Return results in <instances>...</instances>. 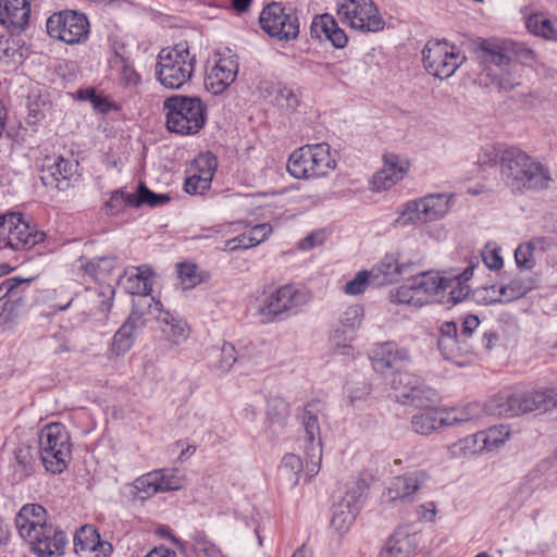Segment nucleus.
Wrapping results in <instances>:
<instances>
[{"mask_svg":"<svg viewBox=\"0 0 557 557\" xmlns=\"http://www.w3.org/2000/svg\"><path fill=\"white\" fill-rule=\"evenodd\" d=\"M502 180L512 193L543 190L552 181L549 170L517 147L502 153Z\"/></svg>","mask_w":557,"mask_h":557,"instance_id":"f257e3e1","label":"nucleus"},{"mask_svg":"<svg viewBox=\"0 0 557 557\" xmlns=\"http://www.w3.org/2000/svg\"><path fill=\"white\" fill-rule=\"evenodd\" d=\"M196 55L186 42H181L159 52L156 75L169 89H178L188 83L195 72Z\"/></svg>","mask_w":557,"mask_h":557,"instance_id":"f03ea898","label":"nucleus"},{"mask_svg":"<svg viewBox=\"0 0 557 557\" xmlns=\"http://www.w3.org/2000/svg\"><path fill=\"white\" fill-rule=\"evenodd\" d=\"M163 107L171 133L194 135L206 124V106L198 97L172 96L164 100Z\"/></svg>","mask_w":557,"mask_h":557,"instance_id":"7ed1b4c3","label":"nucleus"},{"mask_svg":"<svg viewBox=\"0 0 557 557\" xmlns=\"http://www.w3.org/2000/svg\"><path fill=\"white\" fill-rule=\"evenodd\" d=\"M480 51L488 76L499 89L511 90L520 84L518 66L512 63L507 40H485L480 45Z\"/></svg>","mask_w":557,"mask_h":557,"instance_id":"20e7f679","label":"nucleus"},{"mask_svg":"<svg viewBox=\"0 0 557 557\" xmlns=\"http://www.w3.org/2000/svg\"><path fill=\"white\" fill-rule=\"evenodd\" d=\"M336 166L327 144L306 145L296 149L288 158L287 171L295 178L326 176Z\"/></svg>","mask_w":557,"mask_h":557,"instance_id":"39448f33","label":"nucleus"},{"mask_svg":"<svg viewBox=\"0 0 557 557\" xmlns=\"http://www.w3.org/2000/svg\"><path fill=\"white\" fill-rule=\"evenodd\" d=\"M443 277L435 272H419L407 284L391 290L389 299L396 305L421 308L441 296Z\"/></svg>","mask_w":557,"mask_h":557,"instance_id":"423d86ee","label":"nucleus"},{"mask_svg":"<svg viewBox=\"0 0 557 557\" xmlns=\"http://www.w3.org/2000/svg\"><path fill=\"white\" fill-rule=\"evenodd\" d=\"M39 448L48 472L60 474L66 469L72 450L70 435L62 424L51 423L40 431Z\"/></svg>","mask_w":557,"mask_h":557,"instance_id":"0eeeda50","label":"nucleus"},{"mask_svg":"<svg viewBox=\"0 0 557 557\" xmlns=\"http://www.w3.org/2000/svg\"><path fill=\"white\" fill-rule=\"evenodd\" d=\"M480 320L476 315H468L462 323L461 333L458 334L457 325L454 322H444L440 327L437 341L442 356L451 362L462 364V357L473 351V345L469 343L472 333L479 327Z\"/></svg>","mask_w":557,"mask_h":557,"instance_id":"6e6552de","label":"nucleus"},{"mask_svg":"<svg viewBox=\"0 0 557 557\" xmlns=\"http://www.w3.org/2000/svg\"><path fill=\"white\" fill-rule=\"evenodd\" d=\"M311 298V293L305 287L284 285L263 300L258 312L263 323L278 322L307 305Z\"/></svg>","mask_w":557,"mask_h":557,"instance_id":"1a4fd4ad","label":"nucleus"},{"mask_svg":"<svg viewBox=\"0 0 557 557\" xmlns=\"http://www.w3.org/2000/svg\"><path fill=\"white\" fill-rule=\"evenodd\" d=\"M336 13L343 24L360 33H377L385 27L373 0H337Z\"/></svg>","mask_w":557,"mask_h":557,"instance_id":"9d476101","label":"nucleus"},{"mask_svg":"<svg viewBox=\"0 0 557 557\" xmlns=\"http://www.w3.org/2000/svg\"><path fill=\"white\" fill-rule=\"evenodd\" d=\"M552 397L554 395H552L550 388L521 395L498 396L490 400L486 408L491 414L507 418L541 409L554 411Z\"/></svg>","mask_w":557,"mask_h":557,"instance_id":"9b49d317","label":"nucleus"},{"mask_svg":"<svg viewBox=\"0 0 557 557\" xmlns=\"http://www.w3.org/2000/svg\"><path fill=\"white\" fill-rule=\"evenodd\" d=\"M50 37L67 45L85 41L89 34L87 16L75 10H63L53 13L46 23Z\"/></svg>","mask_w":557,"mask_h":557,"instance_id":"f8f14e48","label":"nucleus"},{"mask_svg":"<svg viewBox=\"0 0 557 557\" xmlns=\"http://www.w3.org/2000/svg\"><path fill=\"white\" fill-rule=\"evenodd\" d=\"M389 385L397 401L404 405L428 407L438 399L435 389L424 385L419 376L409 372L393 373Z\"/></svg>","mask_w":557,"mask_h":557,"instance_id":"ddd939ff","label":"nucleus"},{"mask_svg":"<svg viewBox=\"0 0 557 557\" xmlns=\"http://www.w3.org/2000/svg\"><path fill=\"white\" fill-rule=\"evenodd\" d=\"M261 28L271 37L278 40H294L299 34L298 17L292 9H286L280 2L268 4L260 13Z\"/></svg>","mask_w":557,"mask_h":557,"instance_id":"4468645a","label":"nucleus"},{"mask_svg":"<svg viewBox=\"0 0 557 557\" xmlns=\"http://www.w3.org/2000/svg\"><path fill=\"white\" fill-rule=\"evenodd\" d=\"M425 70L441 79L450 77L465 61L446 40H430L423 48Z\"/></svg>","mask_w":557,"mask_h":557,"instance_id":"2eb2a0df","label":"nucleus"},{"mask_svg":"<svg viewBox=\"0 0 557 557\" xmlns=\"http://www.w3.org/2000/svg\"><path fill=\"white\" fill-rule=\"evenodd\" d=\"M447 194H431L406 203L401 219L407 223H426L443 218L449 211Z\"/></svg>","mask_w":557,"mask_h":557,"instance_id":"dca6fc26","label":"nucleus"},{"mask_svg":"<svg viewBox=\"0 0 557 557\" xmlns=\"http://www.w3.org/2000/svg\"><path fill=\"white\" fill-rule=\"evenodd\" d=\"M145 302L146 300L135 299L128 318L115 332L112 339V351L116 356L125 355L133 347L136 331L145 327L149 322V318L144 312L147 307Z\"/></svg>","mask_w":557,"mask_h":557,"instance_id":"f3484780","label":"nucleus"},{"mask_svg":"<svg viewBox=\"0 0 557 557\" xmlns=\"http://www.w3.org/2000/svg\"><path fill=\"white\" fill-rule=\"evenodd\" d=\"M146 300L145 313L150 320H156L161 325V331L168 341L173 344H180L188 337L189 329L185 321L175 317L169 311L163 310L162 304L153 298H143Z\"/></svg>","mask_w":557,"mask_h":557,"instance_id":"a211bd4d","label":"nucleus"},{"mask_svg":"<svg viewBox=\"0 0 557 557\" xmlns=\"http://www.w3.org/2000/svg\"><path fill=\"white\" fill-rule=\"evenodd\" d=\"M78 162L61 156L47 157L41 165L40 180L46 187L65 190L77 172Z\"/></svg>","mask_w":557,"mask_h":557,"instance_id":"6ab92c4d","label":"nucleus"},{"mask_svg":"<svg viewBox=\"0 0 557 557\" xmlns=\"http://www.w3.org/2000/svg\"><path fill=\"white\" fill-rule=\"evenodd\" d=\"M363 317V308L359 305L349 306L339 315V324L330 334L332 346L339 349L343 355L349 354L352 347L349 343L355 338L356 331L360 327Z\"/></svg>","mask_w":557,"mask_h":557,"instance_id":"aec40b11","label":"nucleus"},{"mask_svg":"<svg viewBox=\"0 0 557 557\" xmlns=\"http://www.w3.org/2000/svg\"><path fill=\"white\" fill-rule=\"evenodd\" d=\"M360 493L356 490L348 491L334 504L332 508L331 527L345 533L352 525L361 508Z\"/></svg>","mask_w":557,"mask_h":557,"instance_id":"412c9836","label":"nucleus"},{"mask_svg":"<svg viewBox=\"0 0 557 557\" xmlns=\"http://www.w3.org/2000/svg\"><path fill=\"white\" fill-rule=\"evenodd\" d=\"M238 62L235 57L220 58L207 73L205 85L213 95H221L235 81Z\"/></svg>","mask_w":557,"mask_h":557,"instance_id":"4be33fe9","label":"nucleus"},{"mask_svg":"<svg viewBox=\"0 0 557 557\" xmlns=\"http://www.w3.org/2000/svg\"><path fill=\"white\" fill-rule=\"evenodd\" d=\"M429 479V474L423 470L395 476L386 488L384 496L388 502L412 500L413 494L419 491Z\"/></svg>","mask_w":557,"mask_h":557,"instance_id":"5701e85b","label":"nucleus"},{"mask_svg":"<svg viewBox=\"0 0 557 557\" xmlns=\"http://www.w3.org/2000/svg\"><path fill=\"white\" fill-rule=\"evenodd\" d=\"M39 533L29 545L33 552L39 557H52L62 554L66 544L65 533L52 523L38 529Z\"/></svg>","mask_w":557,"mask_h":557,"instance_id":"b1692460","label":"nucleus"},{"mask_svg":"<svg viewBox=\"0 0 557 557\" xmlns=\"http://www.w3.org/2000/svg\"><path fill=\"white\" fill-rule=\"evenodd\" d=\"M47 511L39 504L24 505L15 516V527L20 536L28 543L38 535L41 527L46 525Z\"/></svg>","mask_w":557,"mask_h":557,"instance_id":"393cba45","label":"nucleus"},{"mask_svg":"<svg viewBox=\"0 0 557 557\" xmlns=\"http://www.w3.org/2000/svg\"><path fill=\"white\" fill-rule=\"evenodd\" d=\"M29 0H0V24L10 32L23 30L29 20Z\"/></svg>","mask_w":557,"mask_h":557,"instance_id":"a878e982","label":"nucleus"},{"mask_svg":"<svg viewBox=\"0 0 557 557\" xmlns=\"http://www.w3.org/2000/svg\"><path fill=\"white\" fill-rule=\"evenodd\" d=\"M409 360L406 349H400L395 343L377 344L371 352V362L375 372L384 374L389 369H398L403 362Z\"/></svg>","mask_w":557,"mask_h":557,"instance_id":"bb28decb","label":"nucleus"},{"mask_svg":"<svg viewBox=\"0 0 557 557\" xmlns=\"http://www.w3.org/2000/svg\"><path fill=\"white\" fill-rule=\"evenodd\" d=\"M510 432L508 426L500 424L495 425L486 431L478 432L474 435L465 438L461 443L470 453L491 451L498 448L509 438Z\"/></svg>","mask_w":557,"mask_h":557,"instance_id":"cd10ccee","label":"nucleus"},{"mask_svg":"<svg viewBox=\"0 0 557 557\" xmlns=\"http://www.w3.org/2000/svg\"><path fill=\"white\" fill-rule=\"evenodd\" d=\"M289 418V404L280 396L268 399L265 413V431L271 436H280L287 426Z\"/></svg>","mask_w":557,"mask_h":557,"instance_id":"c85d7f7f","label":"nucleus"},{"mask_svg":"<svg viewBox=\"0 0 557 557\" xmlns=\"http://www.w3.org/2000/svg\"><path fill=\"white\" fill-rule=\"evenodd\" d=\"M475 265L469 264L462 273L451 277H443V290L441 296L448 294V302L456 305L465 300L471 293L468 281L472 277Z\"/></svg>","mask_w":557,"mask_h":557,"instance_id":"c756f323","label":"nucleus"},{"mask_svg":"<svg viewBox=\"0 0 557 557\" xmlns=\"http://www.w3.org/2000/svg\"><path fill=\"white\" fill-rule=\"evenodd\" d=\"M114 289L111 285L100 286L99 288H88L81 300L85 304V313L92 315L97 312L107 313L112 307Z\"/></svg>","mask_w":557,"mask_h":557,"instance_id":"7c9ffc66","label":"nucleus"},{"mask_svg":"<svg viewBox=\"0 0 557 557\" xmlns=\"http://www.w3.org/2000/svg\"><path fill=\"white\" fill-rule=\"evenodd\" d=\"M325 404L320 399H312L305 405L302 424L306 433V446L321 443L319 416L323 414Z\"/></svg>","mask_w":557,"mask_h":557,"instance_id":"2f4dec72","label":"nucleus"},{"mask_svg":"<svg viewBox=\"0 0 557 557\" xmlns=\"http://www.w3.org/2000/svg\"><path fill=\"white\" fill-rule=\"evenodd\" d=\"M405 171L396 156L385 157L383 168L372 178L373 189L380 191L391 188L404 177Z\"/></svg>","mask_w":557,"mask_h":557,"instance_id":"473e14b6","label":"nucleus"},{"mask_svg":"<svg viewBox=\"0 0 557 557\" xmlns=\"http://www.w3.org/2000/svg\"><path fill=\"white\" fill-rule=\"evenodd\" d=\"M446 423L445 409L431 408L411 418L412 430L421 435H429L442 426H447Z\"/></svg>","mask_w":557,"mask_h":557,"instance_id":"72a5a7b5","label":"nucleus"},{"mask_svg":"<svg viewBox=\"0 0 557 557\" xmlns=\"http://www.w3.org/2000/svg\"><path fill=\"white\" fill-rule=\"evenodd\" d=\"M16 230L17 237H14V250L30 249L37 244L42 243L46 237L44 232L38 231L35 225L25 221L20 212H16Z\"/></svg>","mask_w":557,"mask_h":557,"instance_id":"f704fd0d","label":"nucleus"},{"mask_svg":"<svg viewBox=\"0 0 557 557\" xmlns=\"http://www.w3.org/2000/svg\"><path fill=\"white\" fill-rule=\"evenodd\" d=\"M371 283L374 285L393 284L399 281L397 255L387 253L370 271Z\"/></svg>","mask_w":557,"mask_h":557,"instance_id":"c9c22d12","label":"nucleus"},{"mask_svg":"<svg viewBox=\"0 0 557 557\" xmlns=\"http://www.w3.org/2000/svg\"><path fill=\"white\" fill-rule=\"evenodd\" d=\"M413 552L412 536L397 531L386 541L377 557H411Z\"/></svg>","mask_w":557,"mask_h":557,"instance_id":"e433bc0d","label":"nucleus"},{"mask_svg":"<svg viewBox=\"0 0 557 557\" xmlns=\"http://www.w3.org/2000/svg\"><path fill=\"white\" fill-rule=\"evenodd\" d=\"M525 26L536 36L557 41V16L549 17L544 13L531 14L525 21Z\"/></svg>","mask_w":557,"mask_h":557,"instance_id":"4c0bfd02","label":"nucleus"},{"mask_svg":"<svg viewBox=\"0 0 557 557\" xmlns=\"http://www.w3.org/2000/svg\"><path fill=\"white\" fill-rule=\"evenodd\" d=\"M265 90L272 97V102L282 110L293 112L299 106V97L293 88L273 84Z\"/></svg>","mask_w":557,"mask_h":557,"instance_id":"58836bf2","label":"nucleus"},{"mask_svg":"<svg viewBox=\"0 0 557 557\" xmlns=\"http://www.w3.org/2000/svg\"><path fill=\"white\" fill-rule=\"evenodd\" d=\"M484 408L479 403H471L460 410H445V419L447 420L446 425L453 426L476 421L481 419L484 416Z\"/></svg>","mask_w":557,"mask_h":557,"instance_id":"ea45409f","label":"nucleus"},{"mask_svg":"<svg viewBox=\"0 0 557 557\" xmlns=\"http://www.w3.org/2000/svg\"><path fill=\"white\" fill-rule=\"evenodd\" d=\"M14 479L24 481L35 472V457L30 447L22 446L15 450Z\"/></svg>","mask_w":557,"mask_h":557,"instance_id":"a19ab883","label":"nucleus"},{"mask_svg":"<svg viewBox=\"0 0 557 557\" xmlns=\"http://www.w3.org/2000/svg\"><path fill=\"white\" fill-rule=\"evenodd\" d=\"M16 212H8L0 215V249L14 250L13 243L16 234Z\"/></svg>","mask_w":557,"mask_h":557,"instance_id":"79ce46f5","label":"nucleus"},{"mask_svg":"<svg viewBox=\"0 0 557 557\" xmlns=\"http://www.w3.org/2000/svg\"><path fill=\"white\" fill-rule=\"evenodd\" d=\"M116 267L115 257H101L88 261L84 265L85 272L97 281L106 278Z\"/></svg>","mask_w":557,"mask_h":557,"instance_id":"37998d69","label":"nucleus"},{"mask_svg":"<svg viewBox=\"0 0 557 557\" xmlns=\"http://www.w3.org/2000/svg\"><path fill=\"white\" fill-rule=\"evenodd\" d=\"M100 544V535L91 525L82 527L74 537L75 550L97 552Z\"/></svg>","mask_w":557,"mask_h":557,"instance_id":"c03bdc74","label":"nucleus"},{"mask_svg":"<svg viewBox=\"0 0 557 557\" xmlns=\"http://www.w3.org/2000/svg\"><path fill=\"white\" fill-rule=\"evenodd\" d=\"M168 194H156L151 191L144 183H139L137 191L134 193L135 208L147 205L149 207H160L170 201Z\"/></svg>","mask_w":557,"mask_h":557,"instance_id":"a18cd8bd","label":"nucleus"},{"mask_svg":"<svg viewBox=\"0 0 557 557\" xmlns=\"http://www.w3.org/2000/svg\"><path fill=\"white\" fill-rule=\"evenodd\" d=\"M302 470L304 463L299 456L295 454H286L283 457L280 467V472L289 481L290 487H294L298 484L299 476Z\"/></svg>","mask_w":557,"mask_h":557,"instance_id":"49530a36","label":"nucleus"},{"mask_svg":"<svg viewBox=\"0 0 557 557\" xmlns=\"http://www.w3.org/2000/svg\"><path fill=\"white\" fill-rule=\"evenodd\" d=\"M127 207H135L134 193H125L121 189L113 191L104 203L108 215H119Z\"/></svg>","mask_w":557,"mask_h":557,"instance_id":"de8ad7c7","label":"nucleus"},{"mask_svg":"<svg viewBox=\"0 0 557 557\" xmlns=\"http://www.w3.org/2000/svg\"><path fill=\"white\" fill-rule=\"evenodd\" d=\"M545 238H534L525 244H521L518 246V248L515 251V260L520 269L530 270L534 262L532 259L533 250L536 247H544Z\"/></svg>","mask_w":557,"mask_h":557,"instance_id":"09e8293b","label":"nucleus"},{"mask_svg":"<svg viewBox=\"0 0 557 557\" xmlns=\"http://www.w3.org/2000/svg\"><path fill=\"white\" fill-rule=\"evenodd\" d=\"M133 486L136 490L135 496L140 499H146L157 493H160L158 473L152 471L141 475L135 480Z\"/></svg>","mask_w":557,"mask_h":557,"instance_id":"8fccbe9b","label":"nucleus"},{"mask_svg":"<svg viewBox=\"0 0 557 557\" xmlns=\"http://www.w3.org/2000/svg\"><path fill=\"white\" fill-rule=\"evenodd\" d=\"M337 21L331 14H322L313 18L310 26V34L313 38H322L324 36L327 40H330V35H332L333 29L337 26Z\"/></svg>","mask_w":557,"mask_h":557,"instance_id":"3c124183","label":"nucleus"},{"mask_svg":"<svg viewBox=\"0 0 557 557\" xmlns=\"http://www.w3.org/2000/svg\"><path fill=\"white\" fill-rule=\"evenodd\" d=\"M124 285L129 294L139 296L138 299L149 298L151 283L143 273L131 274L126 277Z\"/></svg>","mask_w":557,"mask_h":557,"instance_id":"603ef678","label":"nucleus"},{"mask_svg":"<svg viewBox=\"0 0 557 557\" xmlns=\"http://www.w3.org/2000/svg\"><path fill=\"white\" fill-rule=\"evenodd\" d=\"M305 451L307 455L306 460V475L310 480L315 476L320 470V465L322 460V444L313 443L312 446H306Z\"/></svg>","mask_w":557,"mask_h":557,"instance_id":"864d4df0","label":"nucleus"},{"mask_svg":"<svg viewBox=\"0 0 557 557\" xmlns=\"http://www.w3.org/2000/svg\"><path fill=\"white\" fill-rule=\"evenodd\" d=\"M507 44L508 49L511 50L510 55L512 63L517 64L519 73L522 64H528L533 61L534 52L532 49L528 48L523 42L507 40Z\"/></svg>","mask_w":557,"mask_h":557,"instance_id":"5fc2aeb1","label":"nucleus"},{"mask_svg":"<svg viewBox=\"0 0 557 557\" xmlns=\"http://www.w3.org/2000/svg\"><path fill=\"white\" fill-rule=\"evenodd\" d=\"M535 488L536 484L534 480L531 478H525L523 482H521L513 491L511 497V506L516 508L523 506L533 495Z\"/></svg>","mask_w":557,"mask_h":557,"instance_id":"6e6d98bb","label":"nucleus"},{"mask_svg":"<svg viewBox=\"0 0 557 557\" xmlns=\"http://www.w3.org/2000/svg\"><path fill=\"white\" fill-rule=\"evenodd\" d=\"M504 150L495 145L483 147L478 156V163L481 168H494L498 162L502 164V153Z\"/></svg>","mask_w":557,"mask_h":557,"instance_id":"4d7b16f0","label":"nucleus"},{"mask_svg":"<svg viewBox=\"0 0 557 557\" xmlns=\"http://www.w3.org/2000/svg\"><path fill=\"white\" fill-rule=\"evenodd\" d=\"M160 492L177 491L182 487V478L175 470H157Z\"/></svg>","mask_w":557,"mask_h":557,"instance_id":"13d9d810","label":"nucleus"},{"mask_svg":"<svg viewBox=\"0 0 557 557\" xmlns=\"http://www.w3.org/2000/svg\"><path fill=\"white\" fill-rule=\"evenodd\" d=\"M216 165V158L211 152L202 153L195 159L197 174H201L202 176L207 175L210 181L213 178Z\"/></svg>","mask_w":557,"mask_h":557,"instance_id":"bf43d9fd","label":"nucleus"},{"mask_svg":"<svg viewBox=\"0 0 557 557\" xmlns=\"http://www.w3.org/2000/svg\"><path fill=\"white\" fill-rule=\"evenodd\" d=\"M369 283H371V274L369 271L362 270L345 284L344 290L348 295H359L367 289Z\"/></svg>","mask_w":557,"mask_h":557,"instance_id":"052dcab7","label":"nucleus"},{"mask_svg":"<svg viewBox=\"0 0 557 557\" xmlns=\"http://www.w3.org/2000/svg\"><path fill=\"white\" fill-rule=\"evenodd\" d=\"M30 278L9 277L0 283V300L7 296H18L20 292L27 287Z\"/></svg>","mask_w":557,"mask_h":557,"instance_id":"680f3d73","label":"nucleus"},{"mask_svg":"<svg viewBox=\"0 0 557 557\" xmlns=\"http://www.w3.org/2000/svg\"><path fill=\"white\" fill-rule=\"evenodd\" d=\"M472 298L481 305L498 304L500 298H497L496 286H483L472 290Z\"/></svg>","mask_w":557,"mask_h":557,"instance_id":"e2e57ef3","label":"nucleus"},{"mask_svg":"<svg viewBox=\"0 0 557 557\" xmlns=\"http://www.w3.org/2000/svg\"><path fill=\"white\" fill-rule=\"evenodd\" d=\"M211 181L208 180L207 175L202 176L201 174H193L187 177L185 181V191L191 195L202 194L203 190L210 187Z\"/></svg>","mask_w":557,"mask_h":557,"instance_id":"0e129e2a","label":"nucleus"},{"mask_svg":"<svg viewBox=\"0 0 557 557\" xmlns=\"http://www.w3.org/2000/svg\"><path fill=\"white\" fill-rule=\"evenodd\" d=\"M178 276L186 287H193L200 282L195 264L182 263L178 265Z\"/></svg>","mask_w":557,"mask_h":557,"instance_id":"69168bd1","label":"nucleus"},{"mask_svg":"<svg viewBox=\"0 0 557 557\" xmlns=\"http://www.w3.org/2000/svg\"><path fill=\"white\" fill-rule=\"evenodd\" d=\"M16 308L13 304H4L2 311L0 312V326L5 330H11L17 321Z\"/></svg>","mask_w":557,"mask_h":557,"instance_id":"338daca9","label":"nucleus"},{"mask_svg":"<svg viewBox=\"0 0 557 557\" xmlns=\"http://www.w3.org/2000/svg\"><path fill=\"white\" fill-rule=\"evenodd\" d=\"M251 247H253V243L251 242V238L248 236L247 233H243L230 240H226L222 250L223 251H235L237 249H248Z\"/></svg>","mask_w":557,"mask_h":557,"instance_id":"774afa93","label":"nucleus"}]
</instances>
